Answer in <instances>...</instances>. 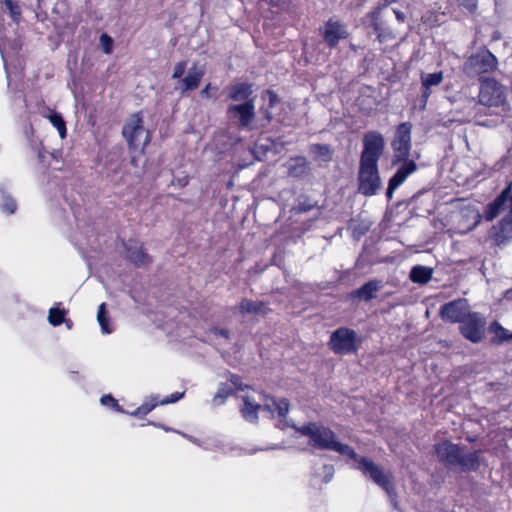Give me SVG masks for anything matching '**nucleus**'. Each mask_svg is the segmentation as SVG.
Returning a JSON list of instances; mask_svg holds the SVG:
<instances>
[{
    "label": "nucleus",
    "instance_id": "f257e3e1",
    "mask_svg": "<svg viewBox=\"0 0 512 512\" xmlns=\"http://www.w3.org/2000/svg\"><path fill=\"white\" fill-rule=\"evenodd\" d=\"M434 452L439 463L447 468H458L463 473L476 472L484 459L481 451L468 452L466 446L444 440L434 445Z\"/></svg>",
    "mask_w": 512,
    "mask_h": 512
},
{
    "label": "nucleus",
    "instance_id": "f03ea898",
    "mask_svg": "<svg viewBox=\"0 0 512 512\" xmlns=\"http://www.w3.org/2000/svg\"><path fill=\"white\" fill-rule=\"evenodd\" d=\"M297 431L309 437V444L316 449L334 451L347 457L356 456L351 446L337 441L336 434L329 427L312 422L301 426Z\"/></svg>",
    "mask_w": 512,
    "mask_h": 512
},
{
    "label": "nucleus",
    "instance_id": "7ed1b4c3",
    "mask_svg": "<svg viewBox=\"0 0 512 512\" xmlns=\"http://www.w3.org/2000/svg\"><path fill=\"white\" fill-rule=\"evenodd\" d=\"M349 458L354 460L357 464L356 469L361 471L364 476L369 477L374 483L385 490L391 499L396 496L395 487L391 481V475L386 473L381 466L377 465L367 457L359 456L357 453L355 457Z\"/></svg>",
    "mask_w": 512,
    "mask_h": 512
},
{
    "label": "nucleus",
    "instance_id": "20e7f679",
    "mask_svg": "<svg viewBox=\"0 0 512 512\" xmlns=\"http://www.w3.org/2000/svg\"><path fill=\"white\" fill-rule=\"evenodd\" d=\"M122 135L131 150H144L150 142V134L143 126L141 112L131 115L123 126Z\"/></svg>",
    "mask_w": 512,
    "mask_h": 512
},
{
    "label": "nucleus",
    "instance_id": "39448f33",
    "mask_svg": "<svg viewBox=\"0 0 512 512\" xmlns=\"http://www.w3.org/2000/svg\"><path fill=\"white\" fill-rule=\"evenodd\" d=\"M361 339L355 330L340 327L334 330L329 339V348L338 355H349L357 353Z\"/></svg>",
    "mask_w": 512,
    "mask_h": 512
},
{
    "label": "nucleus",
    "instance_id": "423d86ee",
    "mask_svg": "<svg viewBox=\"0 0 512 512\" xmlns=\"http://www.w3.org/2000/svg\"><path fill=\"white\" fill-rule=\"evenodd\" d=\"M498 60L496 56L485 49L471 55L463 65L464 73L470 78L479 77L486 73H491L497 69Z\"/></svg>",
    "mask_w": 512,
    "mask_h": 512
},
{
    "label": "nucleus",
    "instance_id": "0eeeda50",
    "mask_svg": "<svg viewBox=\"0 0 512 512\" xmlns=\"http://www.w3.org/2000/svg\"><path fill=\"white\" fill-rule=\"evenodd\" d=\"M382 187L377 164L359 163L358 191L365 196H373Z\"/></svg>",
    "mask_w": 512,
    "mask_h": 512
},
{
    "label": "nucleus",
    "instance_id": "6e6552de",
    "mask_svg": "<svg viewBox=\"0 0 512 512\" xmlns=\"http://www.w3.org/2000/svg\"><path fill=\"white\" fill-rule=\"evenodd\" d=\"M479 103L487 107H499L505 103V88L494 78L481 79Z\"/></svg>",
    "mask_w": 512,
    "mask_h": 512
},
{
    "label": "nucleus",
    "instance_id": "1a4fd4ad",
    "mask_svg": "<svg viewBox=\"0 0 512 512\" xmlns=\"http://www.w3.org/2000/svg\"><path fill=\"white\" fill-rule=\"evenodd\" d=\"M384 137L378 131H369L363 136V150L359 163L377 164L384 152Z\"/></svg>",
    "mask_w": 512,
    "mask_h": 512
},
{
    "label": "nucleus",
    "instance_id": "9d476101",
    "mask_svg": "<svg viewBox=\"0 0 512 512\" xmlns=\"http://www.w3.org/2000/svg\"><path fill=\"white\" fill-rule=\"evenodd\" d=\"M485 318L477 312H472L460 322V333L472 343H479L484 338Z\"/></svg>",
    "mask_w": 512,
    "mask_h": 512
},
{
    "label": "nucleus",
    "instance_id": "9b49d317",
    "mask_svg": "<svg viewBox=\"0 0 512 512\" xmlns=\"http://www.w3.org/2000/svg\"><path fill=\"white\" fill-rule=\"evenodd\" d=\"M226 115L228 119L236 122L239 129L247 128L255 118L254 100L229 105Z\"/></svg>",
    "mask_w": 512,
    "mask_h": 512
},
{
    "label": "nucleus",
    "instance_id": "f8f14e48",
    "mask_svg": "<svg viewBox=\"0 0 512 512\" xmlns=\"http://www.w3.org/2000/svg\"><path fill=\"white\" fill-rule=\"evenodd\" d=\"M411 124L409 122L401 123L396 130L395 138L392 142V148L395 152L393 164L400 160L408 158L411 150Z\"/></svg>",
    "mask_w": 512,
    "mask_h": 512
},
{
    "label": "nucleus",
    "instance_id": "ddd939ff",
    "mask_svg": "<svg viewBox=\"0 0 512 512\" xmlns=\"http://www.w3.org/2000/svg\"><path fill=\"white\" fill-rule=\"evenodd\" d=\"M489 238L493 241L495 246L501 249L512 241V211H508V213L491 228Z\"/></svg>",
    "mask_w": 512,
    "mask_h": 512
},
{
    "label": "nucleus",
    "instance_id": "4468645a",
    "mask_svg": "<svg viewBox=\"0 0 512 512\" xmlns=\"http://www.w3.org/2000/svg\"><path fill=\"white\" fill-rule=\"evenodd\" d=\"M512 182L502 190V192L489 203L484 211V217L487 221H493L498 215L506 210L512 211Z\"/></svg>",
    "mask_w": 512,
    "mask_h": 512
},
{
    "label": "nucleus",
    "instance_id": "2eb2a0df",
    "mask_svg": "<svg viewBox=\"0 0 512 512\" xmlns=\"http://www.w3.org/2000/svg\"><path fill=\"white\" fill-rule=\"evenodd\" d=\"M470 313L468 301L462 298L445 303L440 308L441 318L449 323H460Z\"/></svg>",
    "mask_w": 512,
    "mask_h": 512
},
{
    "label": "nucleus",
    "instance_id": "dca6fc26",
    "mask_svg": "<svg viewBox=\"0 0 512 512\" xmlns=\"http://www.w3.org/2000/svg\"><path fill=\"white\" fill-rule=\"evenodd\" d=\"M322 37L326 45L333 49L338 45L340 40L348 37V32L343 23L329 19L322 28Z\"/></svg>",
    "mask_w": 512,
    "mask_h": 512
},
{
    "label": "nucleus",
    "instance_id": "f3484780",
    "mask_svg": "<svg viewBox=\"0 0 512 512\" xmlns=\"http://www.w3.org/2000/svg\"><path fill=\"white\" fill-rule=\"evenodd\" d=\"M402 164L398 167L395 174L390 178L386 196L388 200L393 198L394 191L417 170V165L413 160H401Z\"/></svg>",
    "mask_w": 512,
    "mask_h": 512
},
{
    "label": "nucleus",
    "instance_id": "a211bd4d",
    "mask_svg": "<svg viewBox=\"0 0 512 512\" xmlns=\"http://www.w3.org/2000/svg\"><path fill=\"white\" fill-rule=\"evenodd\" d=\"M126 257L138 267L145 266L151 262V257L145 252L142 244L129 240L125 243Z\"/></svg>",
    "mask_w": 512,
    "mask_h": 512
},
{
    "label": "nucleus",
    "instance_id": "6ab92c4d",
    "mask_svg": "<svg viewBox=\"0 0 512 512\" xmlns=\"http://www.w3.org/2000/svg\"><path fill=\"white\" fill-rule=\"evenodd\" d=\"M205 75V68L198 63H194L188 70L187 75L181 79V94L186 91H192L198 88L203 76Z\"/></svg>",
    "mask_w": 512,
    "mask_h": 512
},
{
    "label": "nucleus",
    "instance_id": "aec40b11",
    "mask_svg": "<svg viewBox=\"0 0 512 512\" xmlns=\"http://www.w3.org/2000/svg\"><path fill=\"white\" fill-rule=\"evenodd\" d=\"M225 92L227 93V100L233 102H245L252 100L250 96L253 93L252 85L249 83H236L226 87Z\"/></svg>",
    "mask_w": 512,
    "mask_h": 512
},
{
    "label": "nucleus",
    "instance_id": "412c9836",
    "mask_svg": "<svg viewBox=\"0 0 512 512\" xmlns=\"http://www.w3.org/2000/svg\"><path fill=\"white\" fill-rule=\"evenodd\" d=\"M383 288L381 280L373 279L353 291V297L369 302L376 297L377 292Z\"/></svg>",
    "mask_w": 512,
    "mask_h": 512
},
{
    "label": "nucleus",
    "instance_id": "4be33fe9",
    "mask_svg": "<svg viewBox=\"0 0 512 512\" xmlns=\"http://www.w3.org/2000/svg\"><path fill=\"white\" fill-rule=\"evenodd\" d=\"M286 166L288 174L291 177L302 178L307 176L310 172V164L303 156L290 158Z\"/></svg>",
    "mask_w": 512,
    "mask_h": 512
},
{
    "label": "nucleus",
    "instance_id": "5701e85b",
    "mask_svg": "<svg viewBox=\"0 0 512 512\" xmlns=\"http://www.w3.org/2000/svg\"><path fill=\"white\" fill-rule=\"evenodd\" d=\"M237 309L242 315H266L270 311L265 302L253 301L247 298H244L239 302Z\"/></svg>",
    "mask_w": 512,
    "mask_h": 512
},
{
    "label": "nucleus",
    "instance_id": "b1692460",
    "mask_svg": "<svg viewBox=\"0 0 512 512\" xmlns=\"http://www.w3.org/2000/svg\"><path fill=\"white\" fill-rule=\"evenodd\" d=\"M261 409L266 410L271 414L277 412L279 417L285 418L289 412V402L285 398L280 400L269 398L266 400L264 405H261Z\"/></svg>",
    "mask_w": 512,
    "mask_h": 512
},
{
    "label": "nucleus",
    "instance_id": "393cba45",
    "mask_svg": "<svg viewBox=\"0 0 512 512\" xmlns=\"http://www.w3.org/2000/svg\"><path fill=\"white\" fill-rule=\"evenodd\" d=\"M261 409V405L256 403L250 397H243V407L241 408V414L246 421L256 423L258 421V411Z\"/></svg>",
    "mask_w": 512,
    "mask_h": 512
},
{
    "label": "nucleus",
    "instance_id": "a878e982",
    "mask_svg": "<svg viewBox=\"0 0 512 512\" xmlns=\"http://www.w3.org/2000/svg\"><path fill=\"white\" fill-rule=\"evenodd\" d=\"M433 275V269L427 266L416 265L410 271V280L417 284L428 283Z\"/></svg>",
    "mask_w": 512,
    "mask_h": 512
},
{
    "label": "nucleus",
    "instance_id": "bb28decb",
    "mask_svg": "<svg viewBox=\"0 0 512 512\" xmlns=\"http://www.w3.org/2000/svg\"><path fill=\"white\" fill-rule=\"evenodd\" d=\"M309 150L314 158L321 162L331 161L334 154V150L328 144H312Z\"/></svg>",
    "mask_w": 512,
    "mask_h": 512
},
{
    "label": "nucleus",
    "instance_id": "cd10ccee",
    "mask_svg": "<svg viewBox=\"0 0 512 512\" xmlns=\"http://www.w3.org/2000/svg\"><path fill=\"white\" fill-rule=\"evenodd\" d=\"M490 331L494 333L492 342L495 344H502L504 342L512 341V332H509L498 321H494L490 325Z\"/></svg>",
    "mask_w": 512,
    "mask_h": 512
},
{
    "label": "nucleus",
    "instance_id": "c85d7f7f",
    "mask_svg": "<svg viewBox=\"0 0 512 512\" xmlns=\"http://www.w3.org/2000/svg\"><path fill=\"white\" fill-rule=\"evenodd\" d=\"M233 393V387L229 385L228 383H220L217 389V392L215 393L213 399H212V405L213 406H220L222 405L225 400Z\"/></svg>",
    "mask_w": 512,
    "mask_h": 512
},
{
    "label": "nucleus",
    "instance_id": "c756f323",
    "mask_svg": "<svg viewBox=\"0 0 512 512\" xmlns=\"http://www.w3.org/2000/svg\"><path fill=\"white\" fill-rule=\"evenodd\" d=\"M316 207L320 208L318 206V202L317 201L312 200L308 196H300V197H298L297 205L293 208V210L296 213H305V212H308V211H310V210H312L313 208H316Z\"/></svg>",
    "mask_w": 512,
    "mask_h": 512
},
{
    "label": "nucleus",
    "instance_id": "7c9ffc66",
    "mask_svg": "<svg viewBox=\"0 0 512 512\" xmlns=\"http://www.w3.org/2000/svg\"><path fill=\"white\" fill-rule=\"evenodd\" d=\"M422 87L431 88L432 86L439 85L443 80L442 72L423 74L422 77Z\"/></svg>",
    "mask_w": 512,
    "mask_h": 512
},
{
    "label": "nucleus",
    "instance_id": "2f4dec72",
    "mask_svg": "<svg viewBox=\"0 0 512 512\" xmlns=\"http://www.w3.org/2000/svg\"><path fill=\"white\" fill-rule=\"evenodd\" d=\"M48 119L59 132L60 137L63 139L66 137V125L61 114L53 112L48 116Z\"/></svg>",
    "mask_w": 512,
    "mask_h": 512
},
{
    "label": "nucleus",
    "instance_id": "473e14b6",
    "mask_svg": "<svg viewBox=\"0 0 512 512\" xmlns=\"http://www.w3.org/2000/svg\"><path fill=\"white\" fill-rule=\"evenodd\" d=\"M97 321H98L103 333L109 334L112 332L111 328L108 325V318H107L105 303L100 304V306L98 308Z\"/></svg>",
    "mask_w": 512,
    "mask_h": 512
},
{
    "label": "nucleus",
    "instance_id": "72a5a7b5",
    "mask_svg": "<svg viewBox=\"0 0 512 512\" xmlns=\"http://www.w3.org/2000/svg\"><path fill=\"white\" fill-rule=\"evenodd\" d=\"M65 314H66L65 310H60L58 308H51L49 310L48 321L53 326H59L63 322H65Z\"/></svg>",
    "mask_w": 512,
    "mask_h": 512
},
{
    "label": "nucleus",
    "instance_id": "f704fd0d",
    "mask_svg": "<svg viewBox=\"0 0 512 512\" xmlns=\"http://www.w3.org/2000/svg\"><path fill=\"white\" fill-rule=\"evenodd\" d=\"M4 7L9 11L13 21L18 22L21 16V10L18 0H5Z\"/></svg>",
    "mask_w": 512,
    "mask_h": 512
},
{
    "label": "nucleus",
    "instance_id": "c9c22d12",
    "mask_svg": "<svg viewBox=\"0 0 512 512\" xmlns=\"http://www.w3.org/2000/svg\"><path fill=\"white\" fill-rule=\"evenodd\" d=\"M335 473V469L333 465L325 464L321 467V472H315V475L322 476L324 483H329Z\"/></svg>",
    "mask_w": 512,
    "mask_h": 512
},
{
    "label": "nucleus",
    "instance_id": "e433bc0d",
    "mask_svg": "<svg viewBox=\"0 0 512 512\" xmlns=\"http://www.w3.org/2000/svg\"><path fill=\"white\" fill-rule=\"evenodd\" d=\"M227 376H228V378H227L228 381L226 383H228L229 385H231L233 387V391L235 389L243 391L247 388L246 385H243L240 376L230 373V372L227 373Z\"/></svg>",
    "mask_w": 512,
    "mask_h": 512
},
{
    "label": "nucleus",
    "instance_id": "4c0bfd02",
    "mask_svg": "<svg viewBox=\"0 0 512 512\" xmlns=\"http://www.w3.org/2000/svg\"><path fill=\"white\" fill-rule=\"evenodd\" d=\"M100 44L105 54H110L113 48V39L106 33L100 36Z\"/></svg>",
    "mask_w": 512,
    "mask_h": 512
},
{
    "label": "nucleus",
    "instance_id": "58836bf2",
    "mask_svg": "<svg viewBox=\"0 0 512 512\" xmlns=\"http://www.w3.org/2000/svg\"><path fill=\"white\" fill-rule=\"evenodd\" d=\"M3 211L13 214L16 210V202L14 199L10 198L9 196H6L3 194Z\"/></svg>",
    "mask_w": 512,
    "mask_h": 512
},
{
    "label": "nucleus",
    "instance_id": "ea45409f",
    "mask_svg": "<svg viewBox=\"0 0 512 512\" xmlns=\"http://www.w3.org/2000/svg\"><path fill=\"white\" fill-rule=\"evenodd\" d=\"M101 404L109 405L116 411H122L117 401L111 395H104L100 399Z\"/></svg>",
    "mask_w": 512,
    "mask_h": 512
},
{
    "label": "nucleus",
    "instance_id": "a19ab883",
    "mask_svg": "<svg viewBox=\"0 0 512 512\" xmlns=\"http://www.w3.org/2000/svg\"><path fill=\"white\" fill-rule=\"evenodd\" d=\"M186 64H187L186 61H181L175 65L174 71L172 74L173 79H180L183 76L185 69H186Z\"/></svg>",
    "mask_w": 512,
    "mask_h": 512
},
{
    "label": "nucleus",
    "instance_id": "79ce46f5",
    "mask_svg": "<svg viewBox=\"0 0 512 512\" xmlns=\"http://www.w3.org/2000/svg\"><path fill=\"white\" fill-rule=\"evenodd\" d=\"M156 406V404H152V405H149V404H143L141 405L140 407H138L134 412H132L131 415L133 416H142V415H146L148 414L154 407Z\"/></svg>",
    "mask_w": 512,
    "mask_h": 512
},
{
    "label": "nucleus",
    "instance_id": "37998d69",
    "mask_svg": "<svg viewBox=\"0 0 512 512\" xmlns=\"http://www.w3.org/2000/svg\"><path fill=\"white\" fill-rule=\"evenodd\" d=\"M210 333H212L215 336L223 337L225 339H229L230 338V332H229L228 329H225V328L212 327L210 329Z\"/></svg>",
    "mask_w": 512,
    "mask_h": 512
},
{
    "label": "nucleus",
    "instance_id": "c03bdc74",
    "mask_svg": "<svg viewBox=\"0 0 512 512\" xmlns=\"http://www.w3.org/2000/svg\"><path fill=\"white\" fill-rule=\"evenodd\" d=\"M460 5L469 12H473L477 8V0H460Z\"/></svg>",
    "mask_w": 512,
    "mask_h": 512
},
{
    "label": "nucleus",
    "instance_id": "a18cd8bd",
    "mask_svg": "<svg viewBox=\"0 0 512 512\" xmlns=\"http://www.w3.org/2000/svg\"><path fill=\"white\" fill-rule=\"evenodd\" d=\"M183 395H184L183 392L182 393H179V392L173 393L169 397L163 399L161 401V404L165 405V404H169V403H175L178 400H180L183 397Z\"/></svg>",
    "mask_w": 512,
    "mask_h": 512
},
{
    "label": "nucleus",
    "instance_id": "49530a36",
    "mask_svg": "<svg viewBox=\"0 0 512 512\" xmlns=\"http://www.w3.org/2000/svg\"><path fill=\"white\" fill-rule=\"evenodd\" d=\"M211 90H214V91H217L218 88L216 86H212L211 83H208L200 92V94L205 97V98H209V97H212V95L210 94V91Z\"/></svg>",
    "mask_w": 512,
    "mask_h": 512
},
{
    "label": "nucleus",
    "instance_id": "de8ad7c7",
    "mask_svg": "<svg viewBox=\"0 0 512 512\" xmlns=\"http://www.w3.org/2000/svg\"><path fill=\"white\" fill-rule=\"evenodd\" d=\"M267 94L269 96V106L272 108L279 102V98L277 94L271 90H268Z\"/></svg>",
    "mask_w": 512,
    "mask_h": 512
},
{
    "label": "nucleus",
    "instance_id": "09e8293b",
    "mask_svg": "<svg viewBox=\"0 0 512 512\" xmlns=\"http://www.w3.org/2000/svg\"><path fill=\"white\" fill-rule=\"evenodd\" d=\"M423 88V91H422V96H421V103H422V107L424 108L427 104V100L429 98V96L431 95V90L427 87H422Z\"/></svg>",
    "mask_w": 512,
    "mask_h": 512
},
{
    "label": "nucleus",
    "instance_id": "8fccbe9b",
    "mask_svg": "<svg viewBox=\"0 0 512 512\" xmlns=\"http://www.w3.org/2000/svg\"><path fill=\"white\" fill-rule=\"evenodd\" d=\"M394 12H395L396 18H397L399 21H401V22H402V21H404V19H405V14H404L403 12H401V11H397V10H395Z\"/></svg>",
    "mask_w": 512,
    "mask_h": 512
},
{
    "label": "nucleus",
    "instance_id": "3c124183",
    "mask_svg": "<svg viewBox=\"0 0 512 512\" xmlns=\"http://www.w3.org/2000/svg\"><path fill=\"white\" fill-rule=\"evenodd\" d=\"M187 183H188V180H187V178H186V177H185V178H183V179H178V184H179V186H181V187H183V186L187 185Z\"/></svg>",
    "mask_w": 512,
    "mask_h": 512
},
{
    "label": "nucleus",
    "instance_id": "603ef678",
    "mask_svg": "<svg viewBox=\"0 0 512 512\" xmlns=\"http://www.w3.org/2000/svg\"><path fill=\"white\" fill-rule=\"evenodd\" d=\"M265 118L268 120V121H271L272 120V113L270 111H267L265 113Z\"/></svg>",
    "mask_w": 512,
    "mask_h": 512
},
{
    "label": "nucleus",
    "instance_id": "864d4df0",
    "mask_svg": "<svg viewBox=\"0 0 512 512\" xmlns=\"http://www.w3.org/2000/svg\"><path fill=\"white\" fill-rule=\"evenodd\" d=\"M131 163H132L133 165H135V164H136V161H135V158H134V157H132V159H131Z\"/></svg>",
    "mask_w": 512,
    "mask_h": 512
}]
</instances>
